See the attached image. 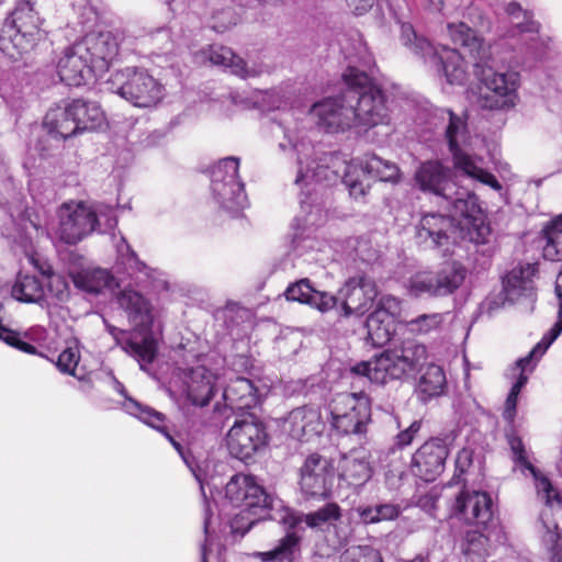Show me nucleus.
<instances>
[{"label":"nucleus","instance_id":"obj_55","mask_svg":"<svg viewBox=\"0 0 562 562\" xmlns=\"http://www.w3.org/2000/svg\"><path fill=\"white\" fill-rule=\"evenodd\" d=\"M480 211H482L480 209ZM481 212L475 214V216H468V220H472L473 231L471 232V239L476 244H486L488 241L490 236L492 235L491 226L484 223L481 217Z\"/></svg>","mask_w":562,"mask_h":562},{"label":"nucleus","instance_id":"obj_58","mask_svg":"<svg viewBox=\"0 0 562 562\" xmlns=\"http://www.w3.org/2000/svg\"><path fill=\"white\" fill-rule=\"evenodd\" d=\"M472 463V453L468 449H461L454 460V474L452 476V482L458 484L460 483V477L463 475L467 470L470 468Z\"/></svg>","mask_w":562,"mask_h":562},{"label":"nucleus","instance_id":"obj_22","mask_svg":"<svg viewBox=\"0 0 562 562\" xmlns=\"http://www.w3.org/2000/svg\"><path fill=\"white\" fill-rule=\"evenodd\" d=\"M99 217L97 213L83 203H65L59 212V238L69 245H75L82 238L97 231Z\"/></svg>","mask_w":562,"mask_h":562},{"label":"nucleus","instance_id":"obj_5","mask_svg":"<svg viewBox=\"0 0 562 562\" xmlns=\"http://www.w3.org/2000/svg\"><path fill=\"white\" fill-rule=\"evenodd\" d=\"M342 80L347 100L355 111L356 126L370 128L390 123L389 95L364 70L349 65L342 74Z\"/></svg>","mask_w":562,"mask_h":562},{"label":"nucleus","instance_id":"obj_1","mask_svg":"<svg viewBox=\"0 0 562 562\" xmlns=\"http://www.w3.org/2000/svg\"><path fill=\"white\" fill-rule=\"evenodd\" d=\"M225 496L232 506L240 508L232 524L233 532L244 536L259 520L271 519L282 522L289 529L296 528L302 521L310 528L329 527L341 518V508L329 502L305 515L284 508L282 502L269 494L256 476L237 473L227 482Z\"/></svg>","mask_w":562,"mask_h":562},{"label":"nucleus","instance_id":"obj_24","mask_svg":"<svg viewBox=\"0 0 562 562\" xmlns=\"http://www.w3.org/2000/svg\"><path fill=\"white\" fill-rule=\"evenodd\" d=\"M108 333L114 338L117 346L127 355L132 356L143 371L148 372L149 366L157 356V340L150 331L135 330L127 334L109 323H105Z\"/></svg>","mask_w":562,"mask_h":562},{"label":"nucleus","instance_id":"obj_6","mask_svg":"<svg viewBox=\"0 0 562 562\" xmlns=\"http://www.w3.org/2000/svg\"><path fill=\"white\" fill-rule=\"evenodd\" d=\"M436 116L443 124V136L449 153L452 156L454 168L463 175L501 192L503 190L501 182L493 173L479 165V162H482V159L472 157L463 149L471 138L465 117L456 114L450 109L437 110Z\"/></svg>","mask_w":562,"mask_h":562},{"label":"nucleus","instance_id":"obj_13","mask_svg":"<svg viewBox=\"0 0 562 562\" xmlns=\"http://www.w3.org/2000/svg\"><path fill=\"white\" fill-rule=\"evenodd\" d=\"M465 268L458 262L443 265L437 271H418L407 283V291L414 297H442L452 294L463 283Z\"/></svg>","mask_w":562,"mask_h":562},{"label":"nucleus","instance_id":"obj_44","mask_svg":"<svg viewBox=\"0 0 562 562\" xmlns=\"http://www.w3.org/2000/svg\"><path fill=\"white\" fill-rule=\"evenodd\" d=\"M446 384V375L441 367L430 363L419 378L420 391L429 396L438 395Z\"/></svg>","mask_w":562,"mask_h":562},{"label":"nucleus","instance_id":"obj_8","mask_svg":"<svg viewBox=\"0 0 562 562\" xmlns=\"http://www.w3.org/2000/svg\"><path fill=\"white\" fill-rule=\"evenodd\" d=\"M401 42L415 55L432 63L439 71L443 72L450 85H464L468 79L465 63L454 48L442 46L436 48L425 37L418 36L409 23L401 25Z\"/></svg>","mask_w":562,"mask_h":562},{"label":"nucleus","instance_id":"obj_7","mask_svg":"<svg viewBox=\"0 0 562 562\" xmlns=\"http://www.w3.org/2000/svg\"><path fill=\"white\" fill-rule=\"evenodd\" d=\"M103 122L104 113L97 101L78 98L50 109L44 117L43 127L55 138L67 139L94 131Z\"/></svg>","mask_w":562,"mask_h":562},{"label":"nucleus","instance_id":"obj_34","mask_svg":"<svg viewBox=\"0 0 562 562\" xmlns=\"http://www.w3.org/2000/svg\"><path fill=\"white\" fill-rule=\"evenodd\" d=\"M187 398L194 406H205L214 395L215 375L204 366L190 369L186 381Z\"/></svg>","mask_w":562,"mask_h":562},{"label":"nucleus","instance_id":"obj_61","mask_svg":"<svg viewBox=\"0 0 562 562\" xmlns=\"http://www.w3.org/2000/svg\"><path fill=\"white\" fill-rule=\"evenodd\" d=\"M375 0H346L348 8L356 15H362L368 12L374 4Z\"/></svg>","mask_w":562,"mask_h":562},{"label":"nucleus","instance_id":"obj_50","mask_svg":"<svg viewBox=\"0 0 562 562\" xmlns=\"http://www.w3.org/2000/svg\"><path fill=\"white\" fill-rule=\"evenodd\" d=\"M507 13L513 20H519L522 16L521 22L516 23V27L520 33H538L539 24L532 21V15L528 11L522 10L519 3L512 2L507 5Z\"/></svg>","mask_w":562,"mask_h":562},{"label":"nucleus","instance_id":"obj_45","mask_svg":"<svg viewBox=\"0 0 562 562\" xmlns=\"http://www.w3.org/2000/svg\"><path fill=\"white\" fill-rule=\"evenodd\" d=\"M449 35L456 45L469 48L471 53L477 50L479 58L482 44L477 38L474 30L469 27L465 23H451L448 25Z\"/></svg>","mask_w":562,"mask_h":562},{"label":"nucleus","instance_id":"obj_52","mask_svg":"<svg viewBox=\"0 0 562 562\" xmlns=\"http://www.w3.org/2000/svg\"><path fill=\"white\" fill-rule=\"evenodd\" d=\"M144 41L154 46L153 53L158 56L168 54L173 47L170 30L166 27L156 30L144 38Z\"/></svg>","mask_w":562,"mask_h":562},{"label":"nucleus","instance_id":"obj_19","mask_svg":"<svg viewBox=\"0 0 562 562\" xmlns=\"http://www.w3.org/2000/svg\"><path fill=\"white\" fill-rule=\"evenodd\" d=\"M346 411L337 407L331 411V426L341 435H355L362 438L371 422L370 398L363 392L341 395Z\"/></svg>","mask_w":562,"mask_h":562},{"label":"nucleus","instance_id":"obj_43","mask_svg":"<svg viewBox=\"0 0 562 562\" xmlns=\"http://www.w3.org/2000/svg\"><path fill=\"white\" fill-rule=\"evenodd\" d=\"M113 278L105 269L82 270L74 277V283L77 288L91 293L99 294L104 289L110 288Z\"/></svg>","mask_w":562,"mask_h":562},{"label":"nucleus","instance_id":"obj_26","mask_svg":"<svg viewBox=\"0 0 562 562\" xmlns=\"http://www.w3.org/2000/svg\"><path fill=\"white\" fill-rule=\"evenodd\" d=\"M508 443L513 453L514 462L520 467L524 473L527 471L535 479L538 496L541 498V501L544 502V504L548 507L541 512L543 513L548 510L549 513V516L544 520L548 524H554L553 521H550V517L552 516V506L554 505V503L560 504V497L558 492L553 488L549 479L543 476L540 473V471L528 460L526 456L525 446L519 437L509 436ZM542 514H540V516Z\"/></svg>","mask_w":562,"mask_h":562},{"label":"nucleus","instance_id":"obj_9","mask_svg":"<svg viewBox=\"0 0 562 562\" xmlns=\"http://www.w3.org/2000/svg\"><path fill=\"white\" fill-rule=\"evenodd\" d=\"M41 24L34 3L18 1L0 31L1 49L9 50V45H12L20 54L29 52L43 36Z\"/></svg>","mask_w":562,"mask_h":562},{"label":"nucleus","instance_id":"obj_3","mask_svg":"<svg viewBox=\"0 0 562 562\" xmlns=\"http://www.w3.org/2000/svg\"><path fill=\"white\" fill-rule=\"evenodd\" d=\"M416 187L424 193L438 199V205L446 212L464 217L480 212L477 196L465 188L458 187L449 167L438 160L422 162L414 173Z\"/></svg>","mask_w":562,"mask_h":562},{"label":"nucleus","instance_id":"obj_17","mask_svg":"<svg viewBox=\"0 0 562 562\" xmlns=\"http://www.w3.org/2000/svg\"><path fill=\"white\" fill-rule=\"evenodd\" d=\"M131 44V41L122 37L121 33L100 32L85 35L78 41V48L79 53L87 54L97 74L101 77L116 56L132 49Z\"/></svg>","mask_w":562,"mask_h":562},{"label":"nucleus","instance_id":"obj_39","mask_svg":"<svg viewBox=\"0 0 562 562\" xmlns=\"http://www.w3.org/2000/svg\"><path fill=\"white\" fill-rule=\"evenodd\" d=\"M30 262L41 276L40 280L47 285V292L59 301L64 300L68 294V284L65 278L56 273L48 260L38 255L31 256Z\"/></svg>","mask_w":562,"mask_h":562},{"label":"nucleus","instance_id":"obj_10","mask_svg":"<svg viewBox=\"0 0 562 562\" xmlns=\"http://www.w3.org/2000/svg\"><path fill=\"white\" fill-rule=\"evenodd\" d=\"M239 158L221 159L211 170V190L220 207L238 216L248 205L244 183L238 176Z\"/></svg>","mask_w":562,"mask_h":562},{"label":"nucleus","instance_id":"obj_41","mask_svg":"<svg viewBox=\"0 0 562 562\" xmlns=\"http://www.w3.org/2000/svg\"><path fill=\"white\" fill-rule=\"evenodd\" d=\"M541 239L544 259L562 261V214L544 226Z\"/></svg>","mask_w":562,"mask_h":562},{"label":"nucleus","instance_id":"obj_4","mask_svg":"<svg viewBox=\"0 0 562 562\" xmlns=\"http://www.w3.org/2000/svg\"><path fill=\"white\" fill-rule=\"evenodd\" d=\"M427 360L423 344L407 340L400 347L385 349L369 361H360L350 368L352 374L367 378L376 384L416 376Z\"/></svg>","mask_w":562,"mask_h":562},{"label":"nucleus","instance_id":"obj_32","mask_svg":"<svg viewBox=\"0 0 562 562\" xmlns=\"http://www.w3.org/2000/svg\"><path fill=\"white\" fill-rule=\"evenodd\" d=\"M195 61L223 67L240 78L254 76V71L247 68L244 59L238 57L232 48L220 44L209 45L195 54Z\"/></svg>","mask_w":562,"mask_h":562},{"label":"nucleus","instance_id":"obj_27","mask_svg":"<svg viewBox=\"0 0 562 562\" xmlns=\"http://www.w3.org/2000/svg\"><path fill=\"white\" fill-rule=\"evenodd\" d=\"M57 72L60 81L70 87H80L90 79L100 77L87 54L79 53L78 42L64 50L57 64Z\"/></svg>","mask_w":562,"mask_h":562},{"label":"nucleus","instance_id":"obj_54","mask_svg":"<svg viewBox=\"0 0 562 562\" xmlns=\"http://www.w3.org/2000/svg\"><path fill=\"white\" fill-rule=\"evenodd\" d=\"M328 540L331 541L333 547L340 548L345 546L351 536V529L348 524H345L341 518L334 521L328 528Z\"/></svg>","mask_w":562,"mask_h":562},{"label":"nucleus","instance_id":"obj_14","mask_svg":"<svg viewBox=\"0 0 562 562\" xmlns=\"http://www.w3.org/2000/svg\"><path fill=\"white\" fill-rule=\"evenodd\" d=\"M265 424L255 415L236 418L227 434V448L232 457L248 462L268 445Z\"/></svg>","mask_w":562,"mask_h":562},{"label":"nucleus","instance_id":"obj_56","mask_svg":"<svg viewBox=\"0 0 562 562\" xmlns=\"http://www.w3.org/2000/svg\"><path fill=\"white\" fill-rule=\"evenodd\" d=\"M99 217V223L97 224V231L101 233H105L108 231L113 229L117 225V217L113 207L111 206H99L97 210H93Z\"/></svg>","mask_w":562,"mask_h":562},{"label":"nucleus","instance_id":"obj_49","mask_svg":"<svg viewBox=\"0 0 562 562\" xmlns=\"http://www.w3.org/2000/svg\"><path fill=\"white\" fill-rule=\"evenodd\" d=\"M339 562H383L379 550L371 546H352L346 549Z\"/></svg>","mask_w":562,"mask_h":562},{"label":"nucleus","instance_id":"obj_31","mask_svg":"<svg viewBox=\"0 0 562 562\" xmlns=\"http://www.w3.org/2000/svg\"><path fill=\"white\" fill-rule=\"evenodd\" d=\"M288 301L307 304L322 313L337 307L336 295L316 290L307 278L290 283L284 291Z\"/></svg>","mask_w":562,"mask_h":562},{"label":"nucleus","instance_id":"obj_64","mask_svg":"<svg viewBox=\"0 0 562 562\" xmlns=\"http://www.w3.org/2000/svg\"><path fill=\"white\" fill-rule=\"evenodd\" d=\"M443 4V0H426V7L431 12H440Z\"/></svg>","mask_w":562,"mask_h":562},{"label":"nucleus","instance_id":"obj_15","mask_svg":"<svg viewBox=\"0 0 562 562\" xmlns=\"http://www.w3.org/2000/svg\"><path fill=\"white\" fill-rule=\"evenodd\" d=\"M458 436L459 430L450 429L424 442L413 454V473L425 482H434L443 472Z\"/></svg>","mask_w":562,"mask_h":562},{"label":"nucleus","instance_id":"obj_38","mask_svg":"<svg viewBox=\"0 0 562 562\" xmlns=\"http://www.w3.org/2000/svg\"><path fill=\"white\" fill-rule=\"evenodd\" d=\"M46 291L47 285L38 277L20 272L11 288V295L19 302L41 304Z\"/></svg>","mask_w":562,"mask_h":562},{"label":"nucleus","instance_id":"obj_47","mask_svg":"<svg viewBox=\"0 0 562 562\" xmlns=\"http://www.w3.org/2000/svg\"><path fill=\"white\" fill-rule=\"evenodd\" d=\"M447 314H422L407 322V329L415 335H427L440 329Z\"/></svg>","mask_w":562,"mask_h":562},{"label":"nucleus","instance_id":"obj_11","mask_svg":"<svg viewBox=\"0 0 562 562\" xmlns=\"http://www.w3.org/2000/svg\"><path fill=\"white\" fill-rule=\"evenodd\" d=\"M474 74L491 92L482 98V108L507 110L517 104L520 85V76L517 71H496L483 61V57H480V60L474 63Z\"/></svg>","mask_w":562,"mask_h":562},{"label":"nucleus","instance_id":"obj_53","mask_svg":"<svg viewBox=\"0 0 562 562\" xmlns=\"http://www.w3.org/2000/svg\"><path fill=\"white\" fill-rule=\"evenodd\" d=\"M0 334L2 336L0 340L4 341L7 345L29 355L36 353V347L27 342L20 333L3 326L0 328Z\"/></svg>","mask_w":562,"mask_h":562},{"label":"nucleus","instance_id":"obj_23","mask_svg":"<svg viewBox=\"0 0 562 562\" xmlns=\"http://www.w3.org/2000/svg\"><path fill=\"white\" fill-rule=\"evenodd\" d=\"M317 124L327 133H337L356 126L352 104L347 100L346 88L336 97H328L312 106Z\"/></svg>","mask_w":562,"mask_h":562},{"label":"nucleus","instance_id":"obj_48","mask_svg":"<svg viewBox=\"0 0 562 562\" xmlns=\"http://www.w3.org/2000/svg\"><path fill=\"white\" fill-rule=\"evenodd\" d=\"M342 476L348 484L362 486L371 477V469L367 461L352 459L347 462Z\"/></svg>","mask_w":562,"mask_h":562},{"label":"nucleus","instance_id":"obj_36","mask_svg":"<svg viewBox=\"0 0 562 562\" xmlns=\"http://www.w3.org/2000/svg\"><path fill=\"white\" fill-rule=\"evenodd\" d=\"M555 292L559 299V312H558V322L553 325V327L542 337V339L530 350V352L519 359L517 361V366L521 369V371H526L528 369L533 368V362L540 359L547 349L551 346V344L559 337L562 333V270L557 277L555 281Z\"/></svg>","mask_w":562,"mask_h":562},{"label":"nucleus","instance_id":"obj_46","mask_svg":"<svg viewBox=\"0 0 562 562\" xmlns=\"http://www.w3.org/2000/svg\"><path fill=\"white\" fill-rule=\"evenodd\" d=\"M549 516L548 510L541 515V521L546 532L542 536V543L550 554L551 562H562V538L558 532V524H548L544 519Z\"/></svg>","mask_w":562,"mask_h":562},{"label":"nucleus","instance_id":"obj_18","mask_svg":"<svg viewBox=\"0 0 562 562\" xmlns=\"http://www.w3.org/2000/svg\"><path fill=\"white\" fill-rule=\"evenodd\" d=\"M335 476V468L327 458L311 453L300 468V491L306 499H328Z\"/></svg>","mask_w":562,"mask_h":562},{"label":"nucleus","instance_id":"obj_57","mask_svg":"<svg viewBox=\"0 0 562 562\" xmlns=\"http://www.w3.org/2000/svg\"><path fill=\"white\" fill-rule=\"evenodd\" d=\"M422 428L420 420H414L406 429L400 431L394 438V446L403 449L409 446Z\"/></svg>","mask_w":562,"mask_h":562},{"label":"nucleus","instance_id":"obj_60","mask_svg":"<svg viewBox=\"0 0 562 562\" xmlns=\"http://www.w3.org/2000/svg\"><path fill=\"white\" fill-rule=\"evenodd\" d=\"M518 386H512L509 394L507 395L506 402H505V408L503 413L504 419L512 423L515 419L516 416V407H517V401H518Z\"/></svg>","mask_w":562,"mask_h":562},{"label":"nucleus","instance_id":"obj_51","mask_svg":"<svg viewBox=\"0 0 562 562\" xmlns=\"http://www.w3.org/2000/svg\"><path fill=\"white\" fill-rule=\"evenodd\" d=\"M80 360L78 347L68 346L58 356L56 366L60 372L77 376L76 369Z\"/></svg>","mask_w":562,"mask_h":562},{"label":"nucleus","instance_id":"obj_20","mask_svg":"<svg viewBox=\"0 0 562 562\" xmlns=\"http://www.w3.org/2000/svg\"><path fill=\"white\" fill-rule=\"evenodd\" d=\"M360 170L363 175L376 178L380 181L394 182L400 177L398 167L389 160H384L375 154H367L357 162L345 166L342 182L349 189L350 195L359 198L364 195L366 189L356 173Z\"/></svg>","mask_w":562,"mask_h":562},{"label":"nucleus","instance_id":"obj_28","mask_svg":"<svg viewBox=\"0 0 562 562\" xmlns=\"http://www.w3.org/2000/svg\"><path fill=\"white\" fill-rule=\"evenodd\" d=\"M211 507L210 503L204 501V514H203V529L205 533V540L201 546V562H207V552L211 541L210 521H211ZM300 537L293 532L288 533L280 539L278 546L267 552H261L259 555L263 561L267 562H293L295 553L299 551Z\"/></svg>","mask_w":562,"mask_h":562},{"label":"nucleus","instance_id":"obj_62","mask_svg":"<svg viewBox=\"0 0 562 562\" xmlns=\"http://www.w3.org/2000/svg\"><path fill=\"white\" fill-rule=\"evenodd\" d=\"M294 234L292 236V245L293 248L296 249L300 246L301 240L303 239L304 229L301 226V221L299 218H295L294 224Z\"/></svg>","mask_w":562,"mask_h":562},{"label":"nucleus","instance_id":"obj_59","mask_svg":"<svg viewBox=\"0 0 562 562\" xmlns=\"http://www.w3.org/2000/svg\"><path fill=\"white\" fill-rule=\"evenodd\" d=\"M400 300L392 295H383L378 302V306L375 310H381L389 314L393 321H395V316L398 314L401 307H400Z\"/></svg>","mask_w":562,"mask_h":562},{"label":"nucleus","instance_id":"obj_2","mask_svg":"<svg viewBox=\"0 0 562 562\" xmlns=\"http://www.w3.org/2000/svg\"><path fill=\"white\" fill-rule=\"evenodd\" d=\"M453 515L468 525L482 530H468L462 542V552L471 562H481L499 544L506 535L497 516L492 496L483 491L463 490L452 506Z\"/></svg>","mask_w":562,"mask_h":562},{"label":"nucleus","instance_id":"obj_42","mask_svg":"<svg viewBox=\"0 0 562 562\" xmlns=\"http://www.w3.org/2000/svg\"><path fill=\"white\" fill-rule=\"evenodd\" d=\"M355 512L361 524L372 525L396 519L401 515L402 508L394 503H379L375 505H360L355 508Z\"/></svg>","mask_w":562,"mask_h":562},{"label":"nucleus","instance_id":"obj_63","mask_svg":"<svg viewBox=\"0 0 562 562\" xmlns=\"http://www.w3.org/2000/svg\"><path fill=\"white\" fill-rule=\"evenodd\" d=\"M122 246H119V251L123 254V248H125L126 252L130 256V260H133L137 265V269L142 270V268H145V263L140 262L137 258V255L135 251L131 248V246L126 243L125 238H122Z\"/></svg>","mask_w":562,"mask_h":562},{"label":"nucleus","instance_id":"obj_25","mask_svg":"<svg viewBox=\"0 0 562 562\" xmlns=\"http://www.w3.org/2000/svg\"><path fill=\"white\" fill-rule=\"evenodd\" d=\"M461 215L447 212L424 214L416 226L415 238L418 245L426 249H437L448 246L451 234L454 233V220Z\"/></svg>","mask_w":562,"mask_h":562},{"label":"nucleus","instance_id":"obj_35","mask_svg":"<svg viewBox=\"0 0 562 562\" xmlns=\"http://www.w3.org/2000/svg\"><path fill=\"white\" fill-rule=\"evenodd\" d=\"M536 272L537 268L530 263L526 265V267L515 268L508 272L503 279L505 299L515 302L521 296H532L535 290L532 277Z\"/></svg>","mask_w":562,"mask_h":562},{"label":"nucleus","instance_id":"obj_30","mask_svg":"<svg viewBox=\"0 0 562 562\" xmlns=\"http://www.w3.org/2000/svg\"><path fill=\"white\" fill-rule=\"evenodd\" d=\"M278 127L283 131L285 138L289 140V145L292 146L297 153V175L295 183L299 186L308 187L313 183L321 184L323 182L330 183L336 181L339 177L338 172L330 169L327 165L316 162L313 160L311 164L304 160L302 149L305 148L304 143H296L283 128L282 124H278Z\"/></svg>","mask_w":562,"mask_h":562},{"label":"nucleus","instance_id":"obj_16","mask_svg":"<svg viewBox=\"0 0 562 562\" xmlns=\"http://www.w3.org/2000/svg\"><path fill=\"white\" fill-rule=\"evenodd\" d=\"M114 390L124 397V402L122 403V408L130 415L138 418L144 424L149 427L156 429L160 434H162L172 447L177 450L179 456L182 458L183 462L187 467L192 471L195 479L200 481L198 473L194 470V459L190 451H187L186 448L178 441L171 434V429L167 424L166 416L154 409L150 406L144 405L133 397L127 395L125 386L121 383L115 376L111 378Z\"/></svg>","mask_w":562,"mask_h":562},{"label":"nucleus","instance_id":"obj_40","mask_svg":"<svg viewBox=\"0 0 562 562\" xmlns=\"http://www.w3.org/2000/svg\"><path fill=\"white\" fill-rule=\"evenodd\" d=\"M120 306L128 314L135 325H146L150 322L148 302L134 290H124L117 297Z\"/></svg>","mask_w":562,"mask_h":562},{"label":"nucleus","instance_id":"obj_37","mask_svg":"<svg viewBox=\"0 0 562 562\" xmlns=\"http://www.w3.org/2000/svg\"><path fill=\"white\" fill-rule=\"evenodd\" d=\"M395 321L381 310H374L366 321L367 344L374 348L385 346L395 331Z\"/></svg>","mask_w":562,"mask_h":562},{"label":"nucleus","instance_id":"obj_33","mask_svg":"<svg viewBox=\"0 0 562 562\" xmlns=\"http://www.w3.org/2000/svg\"><path fill=\"white\" fill-rule=\"evenodd\" d=\"M260 393L250 379L237 376L232 379L223 391L226 407L232 412L256 407L260 402Z\"/></svg>","mask_w":562,"mask_h":562},{"label":"nucleus","instance_id":"obj_12","mask_svg":"<svg viewBox=\"0 0 562 562\" xmlns=\"http://www.w3.org/2000/svg\"><path fill=\"white\" fill-rule=\"evenodd\" d=\"M115 92L138 108L156 105L164 98V86L146 69L126 67L111 79Z\"/></svg>","mask_w":562,"mask_h":562},{"label":"nucleus","instance_id":"obj_21","mask_svg":"<svg viewBox=\"0 0 562 562\" xmlns=\"http://www.w3.org/2000/svg\"><path fill=\"white\" fill-rule=\"evenodd\" d=\"M378 296L375 281L366 276L358 274L345 281L338 291L337 303L339 316L363 315L368 312Z\"/></svg>","mask_w":562,"mask_h":562},{"label":"nucleus","instance_id":"obj_29","mask_svg":"<svg viewBox=\"0 0 562 562\" xmlns=\"http://www.w3.org/2000/svg\"><path fill=\"white\" fill-rule=\"evenodd\" d=\"M325 428L321 409L317 406H301L290 412L284 429L299 441H310L322 435Z\"/></svg>","mask_w":562,"mask_h":562}]
</instances>
